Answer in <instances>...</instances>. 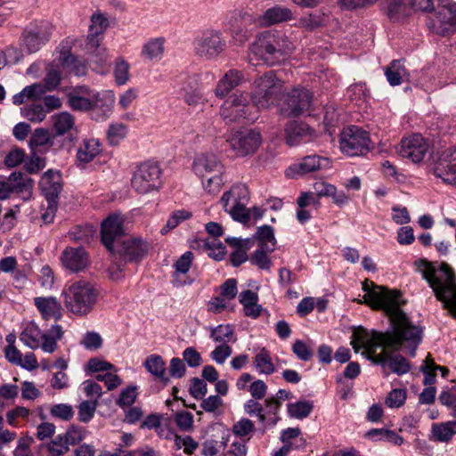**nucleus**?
Wrapping results in <instances>:
<instances>
[{
	"label": "nucleus",
	"instance_id": "obj_27",
	"mask_svg": "<svg viewBox=\"0 0 456 456\" xmlns=\"http://www.w3.org/2000/svg\"><path fill=\"white\" fill-rule=\"evenodd\" d=\"M34 304L45 321H60L63 316L61 305L54 297H35Z\"/></svg>",
	"mask_w": 456,
	"mask_h": 456
},
{
	"label": "nucleus",
	"instance_id": "obj_17",
	"mask_svg": "<svg viewBox=\"0 0 456 456\" xmlns=\"http://www.w3.org/2000/svg\"><path fill=\"white\" fill-rule=\"evenodd\" d=\"M428 149L429 145L425 138L419 134H414L401 141L398 152L403 158L419 163L423 160Z\"/></svg>",
	"mask_w": 456,
	"mask_h": 456
},
{
	"label": "nucleus",
	"instance_id": "obj_41",
	"mask_svg": "<svg viewBox=\"0 0 456 456\" xmlns=\"http://www.w3.org/2000/svg\"><path fill=\"white\" fill-rule=\"evenodd\" d=\"M411 0H391L387 6V14L392 20H399L410 14Z\"/></svg>",
	"mask_w": 456,
	"mask_h": 456
},
{
	"label": "nucleus",
	"instance_id": "obj_11",
	"mask_svg": "<svg viewBox=\"0 0 456 456\" xmlns=\"http://www.w3.org/2000/svg\"><path fill=\"white\" fill-rule=\"evenodd\" d=\"M53 28L46 20L30 23L21 35V45L28 53H34L47 44L53 34Z\"/></svg>",
	"mask_w": 456,
	"mask_h": 456
},
{
	"label": "nucleus",
	"instance_id": "obj_3",
	"mask_svg": "<svg viewBox=\"0 0 456 456\" xmlns=\"http://www.w3.org/2000/svg\"><path fill=\"white\" fill-rule=\"evenodd\" d=\"M294 49V44L284 33L276 30L265 31L251 45L249 61H262L272 66L285 60Z\"/></svg>",
	"mask_w": 456,
	"mask_h": 456
},
{
	"label": "nucleus",
	"instance_id": "obj_61",
	"mask_svg": "<svg viewBox=\"0 0 456 456\" xmlns=\"http://www.w3.org/2000/svg\"><path fill=\"white\" fill-rule=\"evenodd\" d=\"M232 354V348L228 344L217 346L211 353V359L217 364H223Z\"/></svg>",
	"mask_w": 456,
	"mask_h": 456
},
{
	"label": "nucleus",
	"instance_id": "obj_4",
	"mask_svg": "<svg viewBox=\"0 0 456 456\" xmlns=\"http://www.w3.org/2000/svg\"><path fill=\"white\" fill-rule=\"evenodd\" d=\"M63 305L67 312L77 317H85L95 308L99 290L86 280L67 283L62 290Z\"/></svg>",
	"mask_w": 456,
	"mask_h": 456
},
{
	"label": "nucleus",
	"instance_id": "obj_34",
	"mask_svg": "<svg viewBox=\"0 0 456 456\" xmlns=\"http://www.w3.org/2000/svg\"><path fill=\"white\" fill-rule=\"evenodd\" d=\"M144 367L156 379L165 383L168 382L166 362L160 355H149L144 362Z\"/></svg>",
	"mask_w": 456,
	"mask_h": 456
},
{
	"label": "nucleus",
	"instance_id": "obj_44",
	"mask_svg": "<svg viewBox=\"0 0 456 456\" xmlns=\"http://www.w3.org/2000/svg\"><path fill=\"white\" fill-rule=\"evenodd\" d=\"M224 173L212 174L206 177H200L204 190L209 194L218 193L224 184Z\"/></svg>",
	"mask_w": 456,
	"mask_h": 456
},
{
	"label": "nucleus",
	"instance_id": "obj_6",
	"mask_svg": "<svg viewBox=\"0 0 456 456\" xmlns=\"http://www.w3.org/2000/svg\"><path fill=\"white\" fill-rule=\"evenodd\" d=\"M257 110L253 102H249L248 94L240 92L232 94L222 103L219 114L226 124L242 120L254 122L257 118Z\"/></svg>",
	"mask_w": 456,
	"mask_h": 456
},
{
	"label": "nucleus",
	"instance_id": "obj_38",
	"mask_svg": "<svg viewBox=\"0 0 456 456\" xmlns=\"http://www.w3.org/2000/svg\"><path fill=\"white\" fill-rule=\"evenodd\" d=\"M255 237L258 240V248L266 249L269 252L274 251L276 240L272 226L263 225L258 227Z\"/></svg>",
	"mask_w": 456,
	"mask_h": 456
},
{
	"label": "nucleus",
	"instance_id": "obj_55",
	"mask_svg": "<svg viewBox=\"0 0 456 456\" xmlns=\"http://www.w3.org/2000/svg\"><path fill=\"white\" fill-rule=\"evenodd\" d=\"M68 443L65 442L62 435L57 436L48 444L50 456H63L69 451Z\"/></svg>",
	"mask_w": 456,
	"mask_h": 456
},
{
	"label": "nucleus",
	"instance_id": "obj_2",
	"mask_svg": "<svg viewBox=\"0 0 456 456\" xmlns=\"http://www.w3.org/2000/svg\"><path fill=\"white\" fill-rule=\"evenodd\" d=\"M415 265L432 288L436 297L456 317V277L451 266L447 263H441V275L437 276V269L430 262L421 259L416 261Z\"/></svg>",
	"mask_w": 456,
	"mask_h": 456
},
{
	"label": "nucleus",
	"instance_id": "obj_49",
	"mask_svg": "<svg viewBox=\"0 0 456 456\" xmlns=\"http://www.w3.org/2000/svg\"><path fill=\"white\" fill-rule=\"evenodd\" d=\"M269 251L266 249L258 248L250 256L251 264L256 265L262 270H270L272 266V261L268 256Z\"/></svg>",
	"mask_w": 456,
	"mask_h": 456
},
{
	"label": "nucleus",
	"instance_id": "obj_64",
	"mask_svg": "<svg viewBox=\"0 0 456 456\" xmlns=\"http://www.w3.org/2000/svg\"><path fill=\"white\" fill-rule=\"evenodd\" d=\"M85 434L86 431L82 428L72 425L62 436H64L65 442H67L69 446L81 442L85 437Z\"/></svg>",
	"mask_w": 456,
	"mask_h": 456
},
{
	"label": "nucleus",
	"instance_id": "obj_24",
	"mask_svg": "<svg viewBox=\"0 0 456 456\" xmlns=\"http://www.w3.org/2000/svg\"><path fill=\"white\" fill-rule=\"evenodd\" d=\"M245 81L244 73L236 69L226 71L218 80L214 94L218 99H224L237 86Z\"/></svg>",
	"mask_w": 456,
	"mask_h": 456
},
{
	"label": "nucleus",
	"instance_id": "obj_26",
	"mask_svg": "<svg viewBox=\"0 0 456 456\" xmlns=\"http://www.w3.org/2000/svg\"><path fill=\"white\" fill-rule=\"evenodd\" d=\"M61 261L66 269L72 272H80L88 265V257L83 248H66L61 255Z\"/></svg>",
	"mask_w": 456,
	"mask_h": 456
},
{
	"label": "nucleus",
	"instance_id": "obj_23",
	"mask_svg": "<svg viewBox=\"0 0 456 456\" xmlns=\"http://www.w3.org/2000/svg\"><path fill=\"white\" fill-rule=\"evenodd\" d=\"M329 164L328 159L320 157L318 155H309L297 163L291 165L286 171V175L289 177H296L297 175H304L309 173L318 171L325 167Z\"/></svg>",
	"mask_w": 456,
	"mask_h": 456
},
{
	"label": "nucleus",
	"instance_id": "obj_31",
	"mask_svg": "<svg viewBox=\"0 0 456 456\" xmlns=\"http://www.w3.org/2000/svg\"><path fill=\"white\" fill-rule=\"evenodd\" d=\"M293 20L292 11L285 6L275 5L267 9L261 17L264 25L270 26Z\"/></svg>",
	"mask_w": 456,
	"mask_h": 456
},
{
	"label": "nucleus",
	"instance_id": "obj_21",
	"mask_svg": "<svg viewBox=\"0 0 456 456\" xmlns=\"http://www.w3.org/2000/svg\"><path fill=\"white\" fill-rule=\"evenodd\" d=\"M39 187L49 203V208L53 210L61 190V175L59 171L49 169L41 177Z\"/></svg>",
	"mask_w": 456,
	"mask_h": 456
},
{
	"label": "nucleus",
	"instance_id": "obj_1",
	"mask_svg": "<svg viewBox=\"0 0 456 456\" xmlns=\"http://www.w3.org/2000/svg\"><path fill=\"white\" fill-rule=\"evenodd\" d=\"M365 292L363 301L371 308L383 310L390 320L392 331L379 332L358 327L353 331L351 346L355 353L362 348V355L372 363L380 365L385 375L390 372L402 376L411 370L406 358L398 354L403 346L408 347L411 354L421 342L422 330L414 325L401 309L405 303L397 290L379 286L365 280L362 282Z\"/></svg>",
	"mask_w": 456,
	"mask_h": 456
},
{
	"label": "nucleus",
	"instance_id": "obj_32",
	"mask_svg": "<svg viewBox=\"0 0 456 456\" xmlns=\"http://www.w3.org/2000/svg\"><path fill=\"white\" fill-rule=\"evenodd\" d=\"M60 62L69 72L75 76H85L87 72V67L84 61L77 60L69 50H61L60 54Z\"/></svg>",
	"mask_w": 456,
	"mask_h": 456
},
{
	"label": "nucleus",
	"instance_id": "obj_5",
	"mask_svg": "<svg viewBox=\"0 0 456 456\" xmlns=\"http://www.w3.org/2000/svg\"><path fill=\"white\" fill-rule=\"evenodd\" d=\"M284 83L277 77L274 71L270 70L256 77L253 84L251 100L260 110H267L274 105L282 92Z\"/></svg>",
	"mask_w": 456,
	"mask_h": 456
},
{
	"label": "nucleus",
	"instance_id": "obj_25",
	"mask_svg": "<svg viewBox=\"0 0 456 456\" xmlns=\"http://www.w3.org/2000/svg\"><path fill=\"white\" fill-rule=\"evenodd\" d=\"M94 91L86 86L74 87L67 94V105L75 111L88 112Z\"/></svg>",
	"mask_w": 456,
	"mask_h": 456
},
{
	"label": "nucleus",
	"instance_id": "obj_33",
	"mask_svg": "<svg viewBox=\"0 0 456 456\" xmlns=\"http://www.w3.org/2000/svg\"><path fill=\"white\" fill-rule=\"evenodd\" d=\"M385 75L392 86L401 85L409 77L402 60H394L391 61L385 69Z\"/></svg>",
	"mask_w": 456,
	"mask_h": 456
},
{
	"label": "nucleus",
	"instance_id": "obj_10",
	"mask_svg": "<svg viewBox=\"0 0 456 456\" xmlns=\"http://www.w3.org/2000/svg\"><path fill=\"white\" fill-rule=\"evenodd\" d=\"M280 110L286 117H297L310 110L313 93L304 86H295L284 93L281 99Z\"/></svg>",
	"mask_w": 456,
	"mask_h": 456
},
{
	"label": "nucleus",
	"instance_id": "obj_63",
	"mask_svg": "<svg viewBox=\"0 0 456 456\" xmlns=\"http://www.w3.org/2000/svg\"><path fill=\"white\" fill-rule=\"evenodd\" d=\"M30 414V411L24 406H17L14 409L6 412V420L12 427H18L17 419L19 418L28 419Z\"/></svg>",
	"mask_w": 456,
	"mask_h": 456
},
{
	"label": "nucleus",
	"instance_id": "obj_47",
	"mask_svg": "<svg viewBox=\"0 0 456 456\" xmlns=\"http://www.w3.org/2000/svg\"><path fill=\"white\" fill-rule=\"evenodd\" d=\"M127 127L122 123L110 124L107 132V138L111 145H118L126 136Z\"/></svg>",
	"mask_w": 456,
	"mask_h": 456
},
{
	"label": "nucleus",
	"instance_id": "obj_50",
	"mask_svg": "<svg viewBox=\"0 0 456 456\" xmlns=\"http://www.w3.org/2000/svg\"><path fill=\"white\" fill-rule=\"evenodd\" d=\"M50 414L56 419L64 421L70 420L74 416V410L71 405L68 403H57L51 407Z\"/></svg>",
	"mask_w": 456,
	"mask_h": 456
},
{
	"label": "nucleus",
	"instance_id": "obj_9",
	"mask_svg": "<svg viewBox=\"0 0 456 456\" xmlns=\"http://www.w3.org/2000/svg\"><path fill=\"white\" fill-rule=\"evenodd\" d=\"M339 148L344 154L356 157L366 155L372 149V145L366 131L355 126H349L340 133Z\"/></svg>",
	"mask_w": 456,
	"mask_h": 456
},
{
	"label": "nucleus",
	"instance_id": "obj_37",
	"mask_svg": "<svg viewBox=\"0 0 456 456\" xmlns=\"http://www.w3.org/2000/svg\"><path fill=\"white\" fill-rule=\"evenodd\" d=\"M7 183L17 193L30 194L34 182L29 177H24L21 172H13L10 175Z\"/></svg>",
	"mask_w": 456,
	"mask_h": 456
},
{
	"label": "nucleus",
	"instance_id": "obj_7",
	"mask_svg": "<svg viewBox=\"0 0 456 456\" xmlns=\"http://www.w3.org/2000/svg\"><path fill=\"white\" fill-rule=\"evenodd\" d=\"M249 201V191L245 184H234L228 191H225L221 197L220 203L225 212H227L233 220L241 224L249 222V208L247 205Z\"/></svg>",
	"mask_w": 456,
	"mask_h": 456
},
{
	"label": "nucleus",
	"instance_id": "obj_57",
	"mask_svg": "<svg viewBox=\"0 0 456 456\" xmlns=\"http://www.w3.org/2000/svg\"><path fill=\"white\" fill-rule=\"evenodd\" d=\"M437 365L434 362V360L430 355H428L424 364L421 366V370L424 373V384L432 385L436 382V370Z\"/></svg>",
	"mask_w": 456,
	"mask_h": 456
},
{
	"label": "nucleus",
	"instance_id": "obj_43",
	"mask_svg": "<svg viewBox=\"0 0 456 456\" xmlns=\"http://www.w3.org/2000/svg\"><path fill=\"white\" fill-rule=\"evenodd\" d=\"M63 335V330L61 325H53L46 333V338L43 342L42 350L45 353L52 354L57 349V340L61 339Z\"/></svg>",
	"mask_w": 456,
	"mask_h": 456
},
{
	"label": "nucleus",
	"instance_id": "obj_8",
	"mask_svg": "<svg viewBox=\"0 0 456 456\" xmlns=\"http://www.w3.org/2000/svg\"><path fill=\"white\" fill-rule=\"evenodd\" d=\"M161 175L162 170L157 162L145 161L134 171L131 180L132 187L140 194L157 191L162 185Z\"/></svg>",
	"mask_w": 456,
	"mask_h": 456
},
{
	"label": "nucleus",
	"instance_id": "obj_52",
	"mask_svg": "<svg viewBox=\"0 0 456 456\" xmlns=\"http://www.w3.org/2000/svg\"><path fill=\"white\" fill-rule=\"evenodd\" d=\"M177 93L182 95L199 87L198 77L196 75L181 76L177 80Z\"/></svg>",
	"mask_w": 456,
	"mask_h": 456
},
{
	"label": "nucleus",
	"instance_id": "obj_15",
	"mask_svg": "<svg viewBox=\"0 0 456 456\" xmlns=\"http://www.w3.org/2000/svg\"><path fill=\"white\" fill-rule=\"evenodd\" d=\"M102 241L105 248L112 253L126 238L123 219L119 215H110L102 223Z\"/></svg>",
	"mask_w": 456,
	"mask_h": 456
},
{
	"label": "nucleus",
	"instance_id": "obj_62",
	"mask_svg": "<svg viewBox=\"0 0 456 456\" xmlns=\"http://www.w3.org/2000/svg\"><path fill=\"white\" fill-rule=\"evenodd\" d=\"M406 397L405 390L393 389L387 396L386 404L389 408H399L404 403Z\"/></svg>",
	"mask_w": 456,
	"mask_h": 456
},
{
	"label": "nucleus",
	"instance_id": "obj_16",
	"mask_svg": "<svg viewBox=\"0 0 456 456\" xmlns=\"http://www.w3.org/2000/svg\"><path fill=\"white\" fill-rule=\"evenodd\" d=\"M149 250V243L139 237H126L111 253L118 255L125 262L139 261Z\"/></svg>",
	"mask_w": 456,
	"mask_h": 456
},
{
	"label": "nucleus",
	"instance_id": "obj_58",
	"mask_svg": "<svg viewBox=\"0 0 456 456\" xmlns=\"http://www.w3.org/2000/svg\"><path fill=\"white\" fill-rule=\"evenodd\" d=\"M97 407L96 402L83 401L78 406V419L81 422H88L94 415Z\"/></svg>",
	"mask_w": 456,
	"mask_h": 456
},
{
	"label": "nucleus",
	"instance_id": "obj_59",
	"mask_svg": "<svg viewBox=\"0 0 456 456\" xmlns=\"http://www.w3.org/2000/svg\"><path fill=\"white\" fill-rule=\"evenodd\" d=\"M61 80V73L59 69L51 67L45 75L43 86H45L46 92L53 91L60 85Z\"/></svg>",
	"mask_w": 456,
	"mask_h": 456
},
{
	"label": "nucleus",
	"instance_id": "obj_54",
	"mask_svg": "<svg viewBox=\"0 0 456 456\" xmlns=\"http://www.w3.org/2000/svg\"><path fill=\"white\" fill-rule=\"evenodd\" d=\"M191 214L186 210H177L172 214L167 222V224L161 229V233L166 234L170 230L175 228L182 221L187 220Z\"/></svg>",
	"mask_w": 456,
	"mask_h": 456
},
{
	"label": "nucleus",
	"instance_id": "obj_39",
	"mask_svg": "<svg viewBox=\"0 0 456 456\" xmlns=\"http://www.w3.org/2000/svg\"><path fill=\"white\" fill-rule=\"evenodd\" d=\"M432 434L436 440L446 443L456 434V421L436 423L432 426Z\"/></svg>",
	"mask_w": 456,
	"mask_h": 456
},
{
	"label": "nucleus",
	"instance_id": "obj_45",
	"mask_svg": "<svg viewBox=\"0 0 456 456\" xmlns=\"http://www.w3.org/2000/svg\"><path fill=\"white\" fill-rule=\"evenodd\" d=\"M21 114L28 120L35 123L43 121L46 117L45 107L42 103L38 102H33L23 107L21 109Z\"/></svg>",
	"mask_w": 456,
	"mask_h": 456
},
{
	"label": "nucleus",
	"instance_id": "obj_18",
	"mask_svg": "<svg viewBox=\"0 0 456 456\" xmlns=\"http://www.w3.org/2000/svg\"><path fill=\"white\" fill-rule=\"evenodd\" d=\"M434 174L446 183L456 184V147L446 149L440 154Z\"/></svg>",
	"mask_w": 456,
	"mask_h": 456
},
{
	"label": "nucleus",
	"instance_id": "obj_60",
	"mask_svg": "<svg viewBox=\"0 0 456 456\" xmlns=\"http://www.w3.org/2000/svg\"><path fill=\"white\" fill-rule=\"evenodd\" d=\"M254 430L255 425L253 421L246 418L240 419L232 426V433L239 437L247 436Z\"/></svg>",
	"mask_w": 456,
	"mask_h": 456
},
{
	"label": "nucleus",
	"instance_id": "obj_51",
	"mask_svg": "<svg viewBox=\"0 0 456 456\" xmlns=\"http://www.w3.org/2000/svg\"><path fill=\"white\" fill-rule=\"evenodd\" d=\"M129 64L124 60L117 61L114 68V77L117 85H125L129 79Z\"/></svg>",
	"mask_w": 456,
	"mask_h": 456
},
{
	"label": "nucleus",
	"instance_id": "obj_42",
	"mask_svg": "<svg viewBox=\"0 0 456 456\" xmlns=\"http://www.w3.org/2000/svg\"><path fill=\"white\" fill-rule=\"evenodd\" d=\"M313 409V403L305 400L288 404L289 415L298 419L308 417L311 414Z\"/></svg>",
	"mask_w": 456,
	"mask_h": 456
},
{
	"label": "nucleus",
	"instance_id": "obj_35",
	"mask_svg": "<svg viewBox=\"0 0 456 456\" xmlns=\"http://www.w3.org/2000/svg\"><path fill=\"white\" fill-rule=\"evenodd\" d=\"M165 51V39L163 37L151 38L146 42L142 49V55L150 61H159Z\"/></svg>",
	"mask_w": 456,
	"mask_h": 456
},
{
	"label": "nucleus",
	"instance_id": "obj_20",
	"mask_svg": "<svg viewBox=\"0 0 456 456\" xmlns=\"http://www.w3.org/2000/svg\"><path fill=\"white\" fill-rule=\"evenodd\" d=\"M192 170L200 178L212 174L225 173L222 161L216 154L210 152L197 154L192 163Z\"/></svg>",
	"mask_w": 456,
	"mask_h": 456
},
{
	"label": "nucleus",
	"instance_id": "obj_56",
	"mask_svg": "<svg viewBox=\"0 0 456 456\" xmlns=\"http://www.w3.org/2000/svg\"><path fill=\"white\" fill-rule=\"evenodd\" d=\"M136 398L137 387L129 386L121 391L120 395L117 400V404L121 408L129 407L134 403Z\"/></svg>",
	"mask_w": 456,
	"mask_h": 456
},
{
	"label": "nucleus",
	"instance_id": "obj_48",
	"mask_svg": "<svg viewBox=\"0 0 456 456\" xmlns=\"http://www.w3.org/2000/svg\"><path fill=\"white\" fill-rule=\"evenodd\" d=\"M325 16L320 12H312L308 15L302 17L298 20V25L308 30H314L319 27H322L325 23Z\"/></svg>",
	"mask_w": 456,
	"mask_h": 456
},
{
	"label": "nucleus",
	"instance_id": "obj_14",
	"mask_svg": "<svg viewBox=\"0 0 456 456\" xmlns=\"http://www.w3.org/2000/svg\"><path fill=\"white\" fill-rule=\"evenodd\" d=\"M429 28L438 35H446L456 30V3L448 2L439 5L431 19Z\"/></svg>",
	"mask_w": 456,
	"mask_h": 456
},
{
	"label": "nucleus",
	"instance_id": "obj_13",
	"mask_svg": "<svg viewBox=\"0 0 456 456\" xmlns=\"http://www.w3.org/2000/svg\"><path fill=\"white\" fill-rule=\"evenodd\" d=\"M261 134L253 129L236 131L227 140L230 147L239 157L253 154L261 144Z\"/></svg>",
	"mask_w": 456,
	"mask_h": 456
},
{
	"label": "nucleus",
	"instance_id": "obj_22",
	"mask_svg": "<svg viewBox=\"0 0 456 456\" xmlns=\"http://www.w3.org/2000/svg\"><path fill=\"white\" fill-rule=\"evenodd\" d=\"M284 131L286 143L290 147L308 142L314 137V131L303 122L289 121Z\"/></svg>",
	"mask_w": 456,
	"mask_h": 456
},
{
	"label": "nucleus",
	"instance_id": "obj_19",
	"mask_svg": "<svg viewBox=\"0 0 456 456\" xmlns=\"http://www.w3.org/2000/svg\"><path fill=\"white\" fill-rule=\"evenodd\" d=\"M114 102L113 91L94 92L91 100L92 107L88 111L91 118L96 121L105 120L111 114Z\"/></svg>",
	"mask_w": 456,
	"mask_h": 456
},
{
	"label": "nucleus",
	"instance_id": "obj_30",
	"mask_svg": "<svg viewBox=\"0 0 456 456\" xmlns=\"http://www.w3.org/2000/svg\"><path fill=\"white\" fill-rule=\"evenodd\" d=\"M102 151V143L96 138H86L77 147V161L79 164H87L94 160Z\"/></svg>",
	"mask_w": 456,
	"mask_h": 456
},
{
	"label": "nucleus",
	"instance_id": "obj_40",
	"mask_svg": "<svg viewBox=\"0 0 456 456\" xmlns=\"http://www.w3.org/2000/svg\"><path fill=\"white\" fill-rule=\"evenodd\" d=\"M53 128L58 135H63L75 126L74 117L68 111H63L53 117Z\"/></svg>",
	"mask_w": 456,
	"mask_h": 456
},
{
	"label": "nucleus",
	"instance_id": "obj_12",
	"mask_svg": "<svg viewBox=\"0 0 456 456\" xmlns=\"http://www.w3.org/2000/svg\"><path fill=\"white\" fill-rule=\"evenodd\" d=\"M226 46L222 33L216 30H206L194 41L195 53L208 61L216 60L225 51Z\"/></svg>",
	"mask_w": 456,
	"mask_h": 456
},
{
	"label": "nucleus",
	"instance_id": "obj_28",
	"mask_svg": "<svg viewBox=\"0 0 456 456\" xmlns=\"http://www.w3.org/2000/svg\"><path fill=\"white\" fill-rule=\"evenodd\" d=\"M45 338L46 333L42 331L34 322H28L20 334V340L32 350L42 349L43 342H45Z\"/></svg>",
	"mask_w": 456,
	"mask_h": 456
},
{
	"label": "nucleus",
	"instance_id": "obj_53",
	"mask_svg": "<svg viewBox=\"0 0 456 456\" xmlns=\"http://www.w3.org/2000/svg\"><path fill=\"white\" fill-rule=\"evenodd\" d=\"M244 411L249 416H256L261 423L266 420L264 407L255 398L248 400L244 403Z\"/></svg>",
	"mask_w": 456,
	"mask_h": 456
},
{
	"label": "nucleus",
	"instance_id": "obj_36",
	"mask_svg": "<svg viewBox=\"0 0 456 456\" xmlns=\"http://www.w3.org/2000/svg\"><path fill=\"white\" fill-rule=\"evenodd\" d=\"M253 366L260 374L270 375L275 371L270 352L263 347L254 357Z\"/></svg>",
	"mask_w": 456,
	"mask_h": 456
},
{
	"label": "nucleus",
	"instance_id": "obj_29",
	"mask_svg": "<svg viewBox=\"0 0 456 456\" xmlns=\"http://www.w3.org/2000/svg\"><path fill=\"white\" fill-rule=\"evenodd\" d=\"M109 26L108 19L102 13H94L91 17V25L87 35V46L96 49L100 45V37Z\"/></svg>",
	"mask_w": 456,
	"mask_h": 456
},
{
	"label": "nucleus",
	"instance_id": "obj_46",
	"mask_svg": "<svg viewBox=\"0 0 456 456\" xmlns=\"http://www.w3.org/2000/svg\"><path fill=\"white\" fill-rule=\"evenodd\" d=\"M233 329L231 325L220 324L216 327L210 329V338L215 341L221 344H228L232 340Z\"/></svg>",
	"mask_w": 456,
	"mask_h": 456
}]
</instances>
